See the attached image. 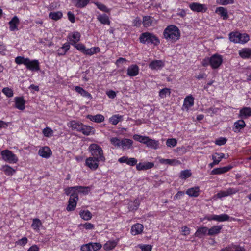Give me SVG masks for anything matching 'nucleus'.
I'll return each instance as SVG.
<instances>
[{"label":"nucleus","mask_w":251,"mask_h":251,"mask_svg":"<svg viewBox=\"0 0 251 251\" xmlns=\"http://www.w3.org/2000/svg\"><path fill=\"white\" fill-rule=\"evenodd\" d=\"M79 132H82L84 135L89 136L94 135L95 133V130L92 126L82 124Z\"/></svg>","instance_id":"f3484780"},{"label":"nucleus","mask_w":251,"mask_h":251,"mask_svg":"<svg viewBox=\"0 0 251 251\" xmlns=\"http://www.w3.org/2000/svg\"><path fill=\"white\" fill-rule=\"evenodd\" d=\"M38 153L41 157L48 158L51 155V151L49 147L45 146L39 150Z\"/></svg>","instance_id":"4be33fe9"},{"label":"nucleus","mask_w":251,"mask_h":251,"mask_svg":"<svg viewBox=\"0 0 251 251\" xmlns=\"http://www.w3.org/2000/svg\"><path fill=\"white\" fill-rule=\"evenodd\" d=\"M88 151L91 153L92 157H97L100 160H101V162H105V158L104 156L103 150L100 146L95 143L91 144L88 148Z\"/></svg>","instance_id":"7ed1b4c3"},{"label":"nucleus","mask_w":251,"mask_h":251,"mask_svg":"<svg viewBox=\"0 0 251 251\" xmlns=\"http://www.w3.org/2000/svg\"><path fill=\"white\" fill-rule=\"evenodd\" d=\"M2 159L9 163H16L18 158L16 155L9 150H4L1 151Z\"/></svg>","instance_id":"39448f33"},{"label":"nucleus","mask_w":251,"mask_h":251,"mask_svg":"<svg viewBox=\"0 0 251 251\" xmlns=\"http://www.w3.org/2000/svg\"><path fill=\"white\" fill-rule=\"evenodd\" d=\"M222 225H217L214 226L210 227V228H208L207 235L209 236H214L218 235L221 232V230L222 229Z\"/></svg>","instance_id":"5701e85b"},{"label":"nucleus","mask_w":251,"mask_h":251,"mask_svg":"<svg viewBox=\"0 0 251 251\" xmlns=\"http://www.w3.org/2000/svg\"><path fill=\"white\" fill-rule=\"evenodd\" d=\"M227 139L224 137H220L215 140V143L218 146H222L226 143Z\"/></svg>","instance_id":"69168bd1"},{"label":"nucleus","mask_w":251,"mask_h":251,"mask_svg":"<svg viewBox=\"0 0 251 251\" xmlns=\"http://www.w3.org/2000/svg\"><path fill=\"white\" fill-rule=\"evenodd\" d=\"M53 130L50 127H46L43 130V133L45 137H50L53 135Z\"/></svg>","instance_id":"13d9d810"},{"label":"nucleus","mask_w":251,"mask_h":251,"mask_svg":"<svg viewBox=\"0 0 251 251\" xmlns=\"http://www.w3.org/2000/svg\"><path fill=\"white\" fill-rule=\"evenodd\" d=\"M194 98L192 96H187L184 100L183 106L185 107L187 110H188L189 108L192 106H193L194 103Z\"/></svg>","instance_id":"72a5a7b5"},{"label":"nucleus","mask_w":251,"mask_h":251,"mask_svg":"<svg viewBox=\"0 0 251 251\" xmlns=\"http://www.w3.org/2000/svg\"><path fill=\"white\" fill-rule=\"evenodd\" d=\"M117 244V242L115 241H108L103 245V248L105 250L109 251L114 249Z\"/></svg>","instance_id":"a18cd8bd"},{"label":"nucleus","mask_w":251,"mask_h":251,"mask_svg":"<svg viewBox=\"0 0 251 251\" xmlns=\"http://www.w3.org/2000/svg\"><path fill=\"white\" fill-rule=\"evenodd\" d=\"M123 116L120 115H114L109 119V122L113 125H116L120 121L123 120Z\"/></svg>","instance_id":"c03bdc74"},{"label":"nucleus","mask_w":251,"mask_h":251,"mask_svg":"<svg viewBox=\"0 0 251 251\" xmlns=\"http://www.w3.org/2000/svg\"><path fill=\"white\" fill-rule=\"evenodd\" d=\"M78 201V196L77 194H72L70 196V198L68 201V204L67 206L66 210L68 211H74L76 207Z\"/></svg>","instance_id":"0eeeda50"},{"label":"nucleus","mask_w":251,"mask_h":251,"mask_svg":"<svg viewBox=\"0 0 251 251\" xmlns=\"http://www.w3.org/2000/svg\"><path fill=\"white\" fill-rule=\"evenodd\" d=\"M80 217L85 220H89L92 218V214L88 210L83 211L80 212Z\"/></svg>","instance_id":"8fccbe9b"},{"label":"nucleus","mask_w":251,"mask_h":251,"mask_svg":"<svg viewBox=\"0 0 251 251\" xmlns=\"http://www.w3.org/2000/svg\"><path fill=\"white\" fill-rule=\"evenodd\" d=\"M239 56L243 59H251V48H244L238 51Z\"/></svg>","instance_id":"dca6fc26"},{"label":"nucleus","mask_w":251,"mask_h":251,"mask_svg":"<svg viewBox=\"0 0 251 251\" xmlns=\"http://www.w3.org/2000/svg\"><path fill=\"white\" fill-rule=\"evenodd\" d=\"M216 13H218L224 20L227 19L228 18L227 10L223 7H219L216 8Z\"/></svg>","instance_id":"58836bf2"},{"label":"nucleus","mask_w":251,"mask_h":251,"mask_svg":"<svg viewBox=\"0 0 251 251\" xmlns=\"http://www.w3.org/2000/svg\"><path fill=\"white\" fill-rule=\"evenodd\" d=\"M251 116V108L249 107H244L240 109L239 117L242 119H246L248 117Z\"/></svg>","instance_id":"a878e982"},{"label":"nucleus","mask_w":251,"mask_h":251,"mask_svg":"<svg viewBox=\"0 0 251 251\" xmlns=\"http://www.w3.org/2000/svg\"><path fill=\"white\" fill-rule=\"evenodd\" d=\"M143 226L139 223L133 225L131 229V233L133 235L141 234L143 230Z\"/></svg>","instance_id":"393cba45"},{"label":"nucleus","mask_w":251,"mask_h":251,"mask_svg":"<svg viewBox=\"0 0 251 251\" xmlns=\"http://www.w3.org/2000/svg\"><path fill=\"white\" fill-rule=\"evenodd\" d=\"M42 225V223L40 219L35 218L33 220L32 224H31L32 228L34 230H39L40 226Z\"/></svg>","instance_id":"3c124183"},{"label":"nucleus","mask_w":251,"mask_h":251,"mask_svg":"<svg viewBox=\"0 0 251 251\" xmlns=\"http://www.w3.org/2000/svg\"><path fill=\"white\" fill-rule=\"evenodd\" d=\"M171 94L170 89L167 88H165L161 89L159 92V96L162 98H165L167 95L170 96Z\"/></svg>","instance_id":"6e6d98bb"},{"label":"nucleus","mask_w":251,"mask_h":251,"mask_svg":"<svg viewBox=\"0 0 251 251\" xmlns=\"http://www.w3.org/2000/svg\"><path fill=\"white\" fill-rule=\"evenodd\" d=\"M232 168V166L229 165L221 168H215L211 172V175H221L227 172Z\"/></svg>","instance_id":"a211bd4d"},{"label":"nucleus","mask_w":251,"mask_h":251,"mask_svg":"<svg viewBox=\"0 0 251 251\" xmlns=\"http://www.w3.org/2000/svg\"><path fill=\"white\" fill-rule=\"evenodd\" d=\"M159 162L161 164H169L171 165H176L180 163V161L176 159H159Z\"/></svg>","instance_id":"37998d69"},{"label":"nucleus","mask_w":251,"mask_h":251,"mask_svg":"<svg viewBox=\"0 0 251 251\" xmlns=\"http://www.w3.org/2000/svg\"><path fill=\"white\" fill-rule=\"evenodd\" d=\"M230 40L235 43L245 44L248 42L250 37L246 33H240L238 32H231L229 35Z\"/></svg>","instance_id":"20e7f679"},{"label":"nucleus","mask_w":251,"mask_h":251,"mask_svg":"<svg viewBox=\"0 0 251 251\" xmlns=\"http://www.w3.org/2000/svg\"><path fill=\"white\" fill-rule=\"evenodd\" d=\"M75 6L78 8H83L89 3V0H71Z\"/></svg>","instance_id":"4c0bfd02"},{"label":"nucleus","mask_w":251,"mask_h":251,"mask_svg":"<svg viewBox=\"0 0 251 251\" xmlns=\"http://www.w3.org/2000/svg\"><path fill=\"white\" fill-rule=\"evenodd\" d=\"M2 93H3L7 97L10 98L13 96V90L8 87H4L2 90Z\"/></svg>","instance_id":"052dcab7"},{"label":"nucleus","mask_w":251,"mask_h":251,"mask_svg":"<svg viewBox=\"0 0 251 251\" xmlns=\"http://www.w3.org/2000/svg\"><path fill=\"white\" fill-rule=\"evenodd\" d=\"M149 148L157 149L159 147V142L158 141L147 137L145 144Z\"/></svg>","instance_id":"bb28decb"},{"label":"nucleus","mask_w":251,"mask_h":251,"mask_svg":"<svg viewBox=\"0 0 251 251\" xmlns=\"http://www.w3.org/2000/svg\"><path fill=\"white\" fill-rule=\"evenodd\" d=\"M139 40L143 44H151L154 46H158L160 44L159 38L153 33L148 32L142 33Z\"/></svg>","instance_id":"f03ea898"},{"label":"nucleus","mask_w":251,"mask_h":251,"mask_svg":"<svg viewBox=\"0 0 251 251\" xmlns=\"http://www.w3.org/2000/svg\"><path fill=\"white\" fill-rule=\"evenodd\" d=\"M216 221L221 222L228 221L230 217L226 214H222L221 215H216Z\"/></svg>","instance_id":"09e8293b"},{"label":"nucleus","mask_w":251,"mask_h":251,"mask_svg":"<svg viewBox=\"0 0 251 251\" xmlns=\"http://www.w3.org/2000/svg\"><path fill=\"white\" fill-rule=\"evenodd\" d=\"M7 176H11L16 172L15 170L9 165H3L0 169Z\"/></svg>","instance_id":"ea45409f"},{"label":"nucleus","mask_w":251,"mask_h":251,"mask_svg":"<svg viewBox=\"0 0 251 251\" xmlns=\"http://www.w3.org/2000/svg\"><path fill=\"white\" fill-rule=\"evenodd\" d=\"M15 100L16 108L21 110L25 109V101L22 97H16Z\"/></svg>","instance_id":"2f4dec72"},{"label":"nucleus","mask_w":251,"mask_h":251,"mask_svg":"<svg viewBox=\"0 0 251 251\" xmlns=\"http://www.w3.org/2000/svg\"><path fill=\"white\" fill-rule=\"evenodd\" d=\"M75 90L83 97L90 100L92 99L91 94L80 86H75Z\"/></svg>","instance_id":"c85d7f7f"},{"label":"nucleus","mask_w":251,"mask_h":251,"mask_svg":"<svg viewBox=\"0 0 251 251\" xmlns=\"http://www.w3.org/2000/svg\"><path fill=\"white\" fill-rule=\"evenodd\" d=\"M110 143L116 148H121L122 140L117 137H112L110 139Z\"/></svg>","instance_id":"603ef678"},{"label":"nucleus","mask_w":251,"mask_h":251,"mask_svg":"<svg viewBox=\"0 0 251 251\" xmlns=\"http://www.w3.org/2000/svg\"><path fill=\"white\" fill-rule=\"evenodd\" d=\"M101 161L97 157H89L86 159L85 165L92 170H96L99 167V162Z\"/></svg>","instance_id":"6e6552de"},{"label":"nucleus","mask_w":251,"mask_h":251,"mask_svg":"<svg viewBox=\"0 0 251 251\" xmlns=\"http://www.w3.org/2000/svg\"><path fill=\"white\" fill-rule=\"evenodd\" d=\"M182 234L183 235H188L190 233V229L187 226H183L181 227Z\"/></svg>","instance_id":"774afa93"},{"label":"nucleus","mask_w":251,"mask_h":251,"mask_svg":"<svg viewBox=\"0 0 251 251\" xmlns=\"http://www.w3.org/2000/svg\"><path fill=\"white\" fill-rule=\"evenodd\" d=\"M80 38V34L78 32H74L70 38V44L72 45L76 44L79 40Z\"/></svg>","instance_id":"79ce46f5"},{"label":"nucleus","mask_w":251,"mask_h":251,"mask_svg":"<svg viewBox=\"0 0 251 251\" xmlns=\"http://www.w3.org/2000/svg\"><path fill=\"white\" fill-rule=\"evenodd\" d=\"M62 16V13L60 11L52 12H50L49 15L50 18L55 21H57L61 19Z\"/></svg>","instance_id":"49530a36"},{"label":"nucleus","mask_w":251,"mask_h":251,"mask_svg":"<svg viewBox=\"0 0 251 251\" xmlns=\"http://www.w3.org/2000/svg\"><path fill=\"white\" fill-rule=\"evenodd\" d=\"M26 66L27 69L32 71H37L40 69L39 63L37 60H30L28 58Z\"/></svg>","instance_id":"4468645a"},{"label":"nucleus","mask_w":251,"mask_h":251,"mask_svg":"<svg viewBox=\"0 0 251 251\" xmlns=\"http://www.w3.org/2000/svg\"><path fill=\"white\" fill-rule=\"evenodd\" d=\"M82 123L75 120H72L68 123V126L71 128L73 130H75L79 132Z\"/></svg>","instance_id":"c756f323"},{"label":"nucleus","mask_w":251,"mask_h":251,"mask_svg":"<svg viewBox=\"0 0 251 251\" xmlns=\"http://www.w3.org/2000/svg\"><path fill=\"white\" fill-rule=\"evenodd\" d=\"M200 188L194 187L187 189L186 193L190 197H197L200 195Z\"/></svg>","instance_id":"473e14b6"},{"label":"nucleus","mask_w":251,"mask_h":251,"mask_svg":"<svg viewBox=\"0 0 251 251\" xmlns=\"http://www.w3.org/2000/svg\"><path fill=\"white\" fill-rule=\"evenodd\" d=\"M189 7L191 10L196 12L203 13L206 12L207 8L205 4L198 2H192L189 4Z\"/></svg>","instance_id":"9d476101"},{"label":"nucleus","mask_w":251,"mask_h":251,"mask_svg":"<svg viewBox=\"0 0 251 251\" xmlns=\"http://www.w3.org/2000/svg\"><path fill=\"white\" fill-rule=\"evenodd\" d=\"M19 23V19L17 16H14L9 22L10 30L12 31H15V30H17V25H18Z\"/></svg>","instance_id":"c9c22d12"},{"label":"nucleus","mask_w":251,"mask_h":251,"mask_svg":"<svg viewBox=\"0 0 251 251\" xmlns=\"http://www.w3.org/2000/svg\"><path fill=\"white\" fill-rule=\"evenodd\" d=\"M86 118L90 121L97 123H100L104 121V117L101 114L88 115L86 116Z\"/></svg>","instance_id":"cd10ccee"},{"label":"nucleus","mask_w":251,"mask_h":251,"mask_svg":"<svg viewBox=\"0 0 251 251\" xmlns=\"http://www.w3.org/2000/svg\"><path fill=\"white\" fill-rule=\"evenodd\" d=\"M154 166V163L150 162H140L136 165L137 170H146L152 168Z\"/></svg>","instance_id":"aec40b11"},{"label":"nucleus","mask_w":251,"mask_h":251,"mask_svg":"<svg viewBox=\"0 0 251 251\" xmlns=\"http://www.w3.org/2000/svg\"><path fill=\"white\" fill-rule=\"evenodd\" d=\"M238 190L236 188H229L226 190L221 191L217 194V196L219 198L227 197L231 195L236 193Z\"/></svg>","instance_id":"ddd939ff"},{"label":"nucleus","mask_w":251,"mask_h":251,"mask_svg":"<svg viewBox=\"0 0 251 251\" xmlns=\"http://www.w3.org/2000/svg\"><path fill=\"white\" fill-rule=\"evenodd\" d=\"M75 191H77L78 192L87 194L90 191L89 187H83V186H75Z\"/></svg>","instance_id":"5fc2aeb1"},{"label":"nucleus","mask_w":251,"mask_h":251,"mask_svg":"<svg viewBox=\"0 0 251 251\" xmlns=\"http://www.w3.org/2000/svg\"><path fill=\"white\" fill-rule=\"evenodd\" d=\"M133 141L129 139L124 138L122 140L121 147L123 150L129 149L132 148Z\"/></svg>","instance_id":"7c9ffc66"},{"label":"nucleus","mask_w":251,"mask_h":251,"mask_svg":"<svg viewBox=\"0 0 251 251\" xmlns=\"http://www.w3.org/2000/svg\"><path fill=\"white\" fill-rule=\"evenodd\" d=\"M70 47V43H65L61 47L57 50V52L58 55L59 56L64 55L67 51L69 50Z\"/></svg>","instance_id":"e433bc0d"},{"label":"nucleus","mask_w":251,"mask_h":251,"mask_svg":"<svg viewBox=\"0 0 251 251\" xmlns=\"http://www.w3.org/2000/svg\"><path fill=\"white\" fill-rule=\"evenodd\" d=\"M223 62V57L221 55L215 54L212 55L209 59V65L213 69H217Z\"/></svg>","instance_id":"423d86ee"},{"label":"nucleus","mask_w":251,"mask_h":251,"mask_svg":"<svg viewBox=\"0 0 251 251\" xmlns=\"http://www.w3.org/2000/svg\"><path fill=\"white\" fill-rule=\"evenodd\" d=\"M137 159L135 158H129L126 156H123L118 159V162L120 163H126V164L133 166L137 164Z\"/></svg>","instance_id":"9b49d317"},{"label":"nucleus","mask_w":251,"mask_h":251,"mask_svg":"<svg viewBox=\"0 0 251 251\" xmlns=\"http://www.w3.org/2000/svg\"><path fill=\"white\" fill-rule=\"evenodd\" d=\"M191 176V173L190 170H185L182 171L180 173V177L183 179H186Z\"/></svg>","instance_id":"680f3d73"},{"label":"nucleus","mask_w":251,"mask_h":251,"mask_svg":"<svg viewBox=\"0 0 251 251\" xmlns=\"http://www.w3.org/2000/svg\"><path fill=\"white\" fill-rule=\"evenodd\" d=\"M102 246L99 243H89L83 245L81 247V251H97L99 250Z\"/></svg>","instance_id":"1a4fd4ad"},{"label":"nucleus","mask_w":251,"mask_h":251,"mask_svg":"<svg viewBox=\"0 0 251 251\" xmlns=\"http://www.w3.org/2000/svg\"><path fill=\"white\" fill-rule=\"evenodd\" d=\"M98 20L102 24L109 25L110 21L108 16L105 14H100L97 16Z\"/></svg>","instance_id":"a19ab883"},{"label":"nucleus","mask_w":251,"mask_h":251,"mask_svg":"<svg viewBox=\"0 0 251 251\" xmlns=\"http://www.w3.org/2000/svg\"><path fill=\"white\" fill-rule=\"evenodd\" d=\"M73 46L75 48H76L78 50L83 52V53L86 49L85 46L81 43H78V44L76 43V44H75Z\"/></svg>","instance_id":"338daca9"},{"label":"nucleus","mask_w":251,"mask_h":251,"mask_svg":"<svg viewBox=\"0 0 251 251\" xmlns=\"http://www.w3.org/2000/svg\"><path fill=\"white\" fill-rule=\"evenodd\" d=\"M148 136H142L138 134H135L133 135V139L137 141L140 142V143L145 144L146 140L147 139Z\"/></svg>","instance_id":"4d7b16f0"},{"label":"nucleus","mask_w":251,"mask_h":251,"mask_svg":"<svg viewBox=\"0 0 251 251\" xmlns=\"http://www.w3.org/2000/svg\"><path fill=\"white\" fill-rule=\"evenodd\" d=\"M28 241V239L26 237H24L20 239H19L18 241H17L16 242V244L17 245H19L21 246H24L27 243Z\"/></svg>","instance_id":"0e129e2a"},{"label":"nucleus","mask_w":251,"mask_h":251,"mask_svg":"<svg viewBox=\"0 0 251 251\" xmlns=\"http://www.w3.org/2000/svg\"><path fill=\"white\" fill-rule=\"evenodd\" d=\"M177 140L175 138L168 139L166 141V145L168 147H174L177 144Z\"/></svg>","instance_id":"bf43d9fd"},{"label":"nucleus","mask_w":251,"mask_h":251,"mask_svg":"<svg viewBox=\"0 0 251 251\" xmlns=\"http://www.w3.org/2000/svg\"><path fill=\"white\" fill-rule=\"evenodd\" d=\"M95 4L96 5L97 8L100 10L105 12H109V9L103 4L100 2H97L95 3Z\"/></svg>","instance_id":"e2e57ef3"},{"label":"nucleus","mask_w":251,"mask_h":251,"mask_svg":"<svg viewBox=\"0 0 251 251\" xmlns=\"http://www.w3.org/2000/svg\"><path fill=\"white\" fill-rule=\"evenodd\" d=\"M208 233V228L206 226H201L198 228L194 234L195 237L201 238Z\"/></svg>","instance_id":"b1692460"},{"label":"nucleus","mask_w":251,"mask_h":251,"mask_svg":"<svg viewBox=\"0 0 251 251\" xmlns=\"http://www.w3.org/2000/svg\"><path fill=\"white\" fill-rule=\"evenodd\" d=\"M139 72V68L137 65H132L128 67L127 70V74L131 77L135 76Z\"/></svg>","instance_id":"412c9836"},{"label":"nucleus","mask_w":251,"mask_h":251,"mask_svg":"<svg viewBox=\"0 0 251 251\" xmlns=\"http://www.w3.org/2000/svg\"><path fill=\"white\" fill-rule=\"evenodd\" d=\"M27 61H28V58H25L21 56H17L15 59V63L18 65L24 64L26 66Z\"/></svg>","instance_id":"864d4df0"},{"label":"nucleus","mask_w":251,"mask_h":251,"mask_svg":"<svg viewBox=\"0 0 251 251\" xmlns=\"http://www.w3.org/2000/svg\"><path fill=\"white\" fill-rule=\"evenodd\" d=\"M246 123L243 119H240L234 123L233 130L235 132H239L246 126Z\"/></svg>","instance_id":"6ab92c4d"},{"label":"nucleus","mask_w":251,"mask_h":251,"mask_svg":"<svg viewBox=\"0 0 251 251\" xmlns=\"http://www.w3.org/2000/svg\"><path fill=\"white\" fill-rule=\"evenodd\" d=\"M100 49L99 47H93L90 49H86L84 52L86 55H92L96 53L99 52Z\"/></svg>","instance_id":"de8ad7c7"},{"label":"nucleus","mask_w":251,"mask_h":251,"mask_svg":"<svg viewBox=\"0 0 251 251\" xmlns=\"http://www.w3.org/2000/svg\"><path fill=\"white\" fill-rule=\"evenodd\" d=\"M154 19L150 16H145L143 18L142 23L145 27H148L152 25Z\"/></svg>","instance_id":"f704fd0d"},{"label":"nucleus","mask_w":251,"mask_h":251,"mask_svg":"<svg viewBox=\"0 0 251 251\" xmlns=\"http://www.w3.org/2000/svg\"><path fill=\"white\" fill-rule=\"evenodd\" d=\"M164 66V63L160 60H154L150 62L149 65V68L153 70L161 69Z\"/></svg>","instance_id":"2eb2a0df"},{"label":"nucleus","mask_w":251,"mask_h":251,"mask_svg":"<svg viewBox=\"0 0 251 251\" xmlns=\"http://www.w3.org/2000/svg\"><path fill=\"white\" fill-rule=\"evenodd\" d=\"M220 251H246L244 247L232 243L220 250Z\"/></svg>","instance_id":"f8f14e48"},{"label":"nucleus","mask_w":251,"mask_h":251,"mask_svg":"<svg viewBox=\"0 0 251 251\" xmlns=\"http://www.w3.org/2000/svg\"><path fill=\"white\" fill-rule=\"evenodd\" d=\"M163 36L167 42L174 43L180 39V31L176 26L170 25L164 29Z\"/></svg>","instance_id":"f257e3e1"}]
</instances>
